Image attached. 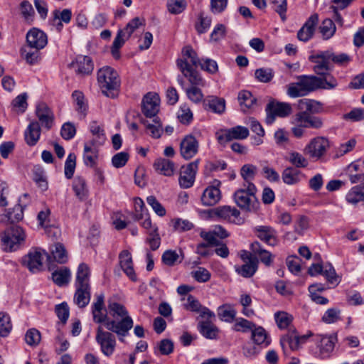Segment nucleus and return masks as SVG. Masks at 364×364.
Wrapping results in <instances>:
<instances>
[{"mask_svg":"<svg viewBox=\"0 0 364 364\" xmlns=\"http://www.w3.org/2000/svg\"><path fill=\"white\" fill-rule=\"evenodd\" d=\"M198 166V161L196 160L181 167L178 178L179 185L181 188H188L193 185Z\"/></svg>","mask_w":364,"mask_h":364,"instance_id":"14","label":"nucleus"},{"mask_svg":"<svg viewBox=\"0 0 364 364\" xmlns=\"http://www.w3.org/2000/svg\"><path fill=\"white\" fill-rule=\"evenodd\" d=\"M76 166V156L73 153L69 154L65 163V176L70 179L74 174Z\"/></svg>","mask_w":364,"mask_h":364,"instance_id":"64","label":"nucleus"},{"mask_svg":"<svg viewBox=\"0 0 364 364\" xmlns=\"http://www.w3.org/2000/svg\"><path fill=\"white\" fill-rule=\"evenodd\" d=\"M183 255L181 251L178 253L176 250H166L161 257L162 262L168 267L174 266L182 262Z\"/></svg>","mask_w":364,"mask_h":364,"instance_id":"39","label":"nucleus"},{"mask_svg":"<svg viewBox=\"0 0 364 364\" xmlns=\"http://www.w3.org/2000/svg\"><path fill=\"white\" fill-rule=\"evenodd\" d=\"M33 180L43 191L48 189V182L44 171L40 167L36 166L33 171Z\"/></svg>","mask_w":364,"mask_h":364,"instance_id":"61","label":"nucleus"},{"mask_svg":"<svg viewBox=\"0 0 364 364\" xmlns=\"http://www.w3.org/2000/svg\"><path fill=\"white\" fill-rule=\"evenodd\" d=\"M236 310L233 306L230 304L221 305L218 309V315L219 318L225 322L231 323L236 318Z\"/></svg>","mask_w":364,"mask_h":364,"instance_id":"42","label":"nucleus"},{"mask_svg":"<svg viewBox=\"0 0 364 364\" xmlns=\"http://www.w3.org/2000/svg\"><path fill=\"white\" fill-rule=\"evenodd\" d=\"M41 136V127L39 122H31L24 133L25 141L28 146H34L37 144Z\"/></svg>","mask_w":364,"mask_h":364,"instance_id":"31","label":"nucleus"},{"mask_svg":"<svg viewBox=\"0 0 364 364\" xmlns=\"http://www.w3.org/2000/svg\"><path fill=\"white\" fill-rule=\"evenodd\" d=\"M328 56V52L320 51L309 57L310 61L314 63V71L318 75L327 77L328 72L331 70V61Z\"/></svg>","mask_w":364,"mask_h":364,"instance_id":"15","label":"nucleus"},{"mask_svg":"<svg viewBox=\"0 0 364 364\" xmlns=\"http://www.w3.org/2000/svg\"><path fill=\"white\" fill-rule=\"evenodd\" d=\"M160 98L156 92L146 93L141 102V112L144 115L149 119L158 117L156 116L159 111Z\"/></svg>","mask_w":364,"mask_h":364,"instance_id":"13","label":"nucleus"},{"mask_svg":"<svg viewBox=\"0 0 364 364\" xmlns=\"http://www.w3.org/2000/svg\"><path fill=\"white\" fill-rule=\"evenodd\" d=\"M105 295L101 293L96 296V301L93 303L92 306V314L95 322L101 323L106 322L107 318L106 311L105 309Z\"/></svg>","mask_w":364,"mask_h":364,"instance_id":"24","label":"nucleus"},{"mask_svg":"<svg viewBox=\"0 0 364 364\" xmlns=\"http://www.w3.org/2000/svg\"><path fill=\"white\" fill-rule=\"evenodd\" d=\"M119 264L125 274L132 282H136L137 277L134 269L131 253L128 250H123L119 255Z\"/></svg>","mask_w":364,"mask_h":364,"instance_id":"23","label":"nucleus"},{"mask_svg":"<svg viewBox=\"0 0 364 364\" xmlns=\"http://www.w3.org/2000/svg\"><path fill=\"white\" fill-rule=\"evenodd\" d=\"M12 324L10 316L3 312H0V336L6 337L11 332Z\"/></svg>","mask_w":364,"mask_h":364,"instance_id":"60","label":"nucleus"},{"mask_svg":"<svg viewBox=\"0 0 364 364\" xmlns=\"http://www.w3.org/2000/svg\"><path fill=\"white\" fill-rule=\"evenodd\" d=\"M97 80L102 92L108 97L118 95L120 80L117 72L110 66H104L97 72Z\"/></svg>","mask_w":364,"mask_h":364,"instance_id":"3","label":"nucleus"},{"mask_svg":"<svg viewBox=\"0 0 364 364\" xmlns=\"http://www.w3.org/2000/svg\"><path fill=\"white\" fill-rule=\"evenodd\" d=\"M127 39L124 37V31L119 30L112 46V54L114 58L118 59L119 58V50Z\"/></svg>","mask_w":364,"mask_h":364,"instance_id":"59","label":"nucleus"},{"mask_svg":"<svg viewBox=\"0 0 364 364\" xmlns=\"http://www.w3.org/2000/svg\"><path fill=\"white\" fill-rule=\"evenodd\" d=\"M311 335V333H309L299 336L294 328L290 327L287 333L281 338L280 343L284 350L287 346H289L291 350H297Z\"/></svg>","mask_w":364,"mask_h":364,"instance_id":"9","label":"nucleus"},{"mask_svg":"<svg viewBox=\"0 0 364 364\" xmlns=\"http://www.w3.org/2000/svg\"><path fill=\"white\" fill-rule=\"evenodd\" d=\"M90 129L94 137L89 142L92 144L102 145L105 142L106 136L102 127L97 122H93L90 124Z\"/></svg>","mask_w":364,"mask_h":364,"instance_id":"49","label":"nucleus"},{"mask_svg":"<svg viewBox=\"0 0 364 364\" xmlns=\"http://www.w3.org/2000/svg\"><path fill=\"white\" fill-rule=\"evenodd\" d=\"M142 123L145 125L147 133L155 139L161 137L163 129L162 124L159 117H155L146 120H142Z\"/></svg>","mask_w":364,"mask_h":364,"instance_id":"35","label":"nucleus"},{"mask_svg":"<svg viewBox=\"0 0 364 364\" xmlns=\"http://www.w3.org/2000/svg\"><path fill=\"white\" fill-rule=\"evenodd\" d=\"M109 331H105L99 326L96 334V341L100 346L102 353L107 357L114 353L116 347L115 337Z\"/></svg>","mask_w":364,"mask_h":364,"instance_id":"10","label":"nucleus"},{"mask_svg":"<svg viewBox=\"0 0 364 364\" xmlns=\"http://www.w3.org/2000/svg\"><path fill=\"white\" fill-rule=\"evenodd\" d=\"M73 189L75 196L81 200H85L88 196V188L86 181L80 176L75 178L73 183Z\"/></svg>","mask_w":364,"mask_h":364,"instance_id":"40","label":"nucleus"},{"mask_svg":"<svg viewBox=\"0 0 364 364\" xmlns=\"http://www.w3.org/2000/svg\"><path fill=\"white\" fill-rule=\"evenodd\" d=\"M182 57L176 60V65L178 67L180 60L185 61L187 64H190L193 68L200 65L201 59L198 57L196 52L191 46H185L181 51Z\"/></svg>","mask_w":364,"mask_h":364,"instance_id":"34","label":"nucleus"},{"mask_svg":"<svg viewBox=\"0 0 364 364\" xmlns=\"http://www.w3.org/2000/svg\"><path fill=\"white\" fill-rule=\"evenodd\" d=\"M249 129L242 126H236L230 129L221 130L217 132V139L220 144H225L234 139L242 140L249 136Z\"/></svg>","mask_w":364,"mask_h":364,"instance_id":"12","label":"nucleus"},{"mask_svg":"<svg viewBox=\"0 0 364 364\" xmlns=\"http://www.w3.org/2000/svg\"><path fill=\"white\" fill-rule=\"evenodd\" d=\"M346 200L351 204H357L364 200V183L353 187L346 195Z\"/></svg>","mask_w":364,"mask_h":364,"instance_id":"44","label":"nucleus"},{"mask_svg":"<svg viewBox=\"0 0 364 364\" xmlns=\"http://www.w3.org/2000/svg\"><path fill=\"white\" fill-rule=\"evenodd\" d=\"M341 319V311L336 308L328 309L321 318V321L327 324L336 323Z\"/></svg>","mask_w":364,"mask_h":364,"instance_id":"57","label":"nucleus"},{"mask_svg":"<svg viewBox=\"0 0 364 364\" xmlns=\"http://www.w3.org/2000/svg\"><path fill=\"white\" fill-rule=\"evenodd\" d=\"M338 85L336 79L332 75L318 77L314 75H300L297 82L290 83L287 87V95L293 98L303 97L318 89L331 90Z\"/></svg>","mask_w":364,"mask_h":364,"instance_id":"1","label":"nucleus"},{"mask_svg":"<svg viewBox=\"0 0 364 364\" xmlns=\"http://www.w3.org/2000/svg\"><path fill=\"white\" fill-rule=\"evenodd\" d=\"M203 107L207 111L222 114L225 111V100L216 96H208L203 100Z\"/></svg>","mask_w":364,"mask_h":364,"instance_id":"28","label":"nucleus"},{"mask_svg":"<svg viewBox=\"0 0 364 364\" xmlns=\"http://www.w3.org/2000/svg\"><path fill=\"white\" fill-rule=\"evenodd\" d=\"M257 172V168L252 164H245L242 166L240 170V174L245 181L244 184L253 183L254 180Z\"/></svg>","mask_w":364,"mask_h":364,"instance_id":"51","label":"nucleus"},{"mask_svg":"<svg viewBox=\"0 0 364 364\" xmlns=\"http://www.w3.org/2000/svg\"><path fill=\"white\" fill-rule=\"evenodd\" d=\"M156 170L166 176H171L174 172V164L166 159H158L154 164Z\"/></svg>","mask_w":364,"mask_h":364,"instance_id":"41","label":"nucleus"},{"mask_svg":"<svg viewBox=\"0 0 364 364\" xmlns=\"http://www.w3.org/2000/svg\"><path fill=\"white\" fill-rule=\"evenodd\" d=\"M52 255L54 259L60 264H63L68 260V256L65 247L60 243L55 245L54 249L52 250Z\"/></svg>","mask_w":364,"mask_h":364,"instance_id":"63","label":"nucleus"},{"mask_svg":"<svg viewBox=\"0 0 364 364\" xmlns=\"http://www.w3.org/2000/svg\"><path fill=\"white\" fill-rule=\"evenodd\" d=\"M237 99L243 112L252 108L257 101L252 93L247 90L240 92Z\"/></svg>","mask_w":364,"mask_h":364,"instance_id":"48","label":"nucleus"},{"mask_svg":"<svg viewBox=\"0 0 364 364\" xmlns=\"http://www.w3.org/2000/svg\"><path fill=\"white\" fill-rule=\"evenodd\" d=\"M48 43L47 35L41 30L33 28L26 34V44L43 49Z\"/></svg>","mask_w":364,"mask_h":364,"instance_id":"22","label":"nucleus"},{"mask_svg":"<svg viewBox=\"0 0 364 364\" xmlns=\"http://www.w3.org/2000/svg\"><path fill=\"white\" fill-rule=\"evenodd\" d=\"M41 49L26 44L21 49V55L23 59L29 65L38 63L41 60Z\"/></svg>","mask_w":364,"mask_h":364,"instance_id":"32","label":"nucleus"},{"mask_svg":"<svg viewBox=\"0 0 364 364\" xmlns=\"http://www.w3.org/2000/svg\"><path fill=\"white\" fill-rule=\"evenodd\" d=\"M265 111L267 112L265 121L267 124H271L277 117H286L289 116L291 113L292 108L289 103L271 101L267 104Z\"/></svg>","mask_w":364,"mask_h":364,"instance_id":"8","label":"nucleus"},{"mask_svg":"<svg viewBox=\"0 0 364 364\" xmlns=\"http://www.w3.org/2000/svg\"><path fill=\"white\" fill-rule=\"evenodd\" d=\"M301 171L293 167H287L282 172V180L284 183L294 185L300 181Z\"/></svg>","mask_w":364,"mask_h":364,"instance_id":"47","label":"nucleus"},{"mask_svg":"<svg viewBox=\"0 0 364 364\" xmlns=\"http://www.w3.org/2000/svg\"><path fill=\"white\" fill-rule=\"evenodd\" d=\"M251 250L252 253L259 257L262 262L269 266L272 263L271 253L262 247V245L258 242H254L251 245Z\"/></svg>","mask_w":364,"mask_h":364,"instance_id":"46","label":"nucleus"},{"mask_svg":"<svg viewBox=\"0 0 364 364\" xmlns=\"http://www.w3.org/2000/svg\"><path fill=\"white\" fill-rule=\"evenodd\" d=\"M44 255L46 252H42L40 249L31 250L22 258V264L32 273L39 272L43 269Z\"/></svg>","mask_w":364,"mask_h":364,"instance_id":"11","label":"nucleus"},{"mask_svg":"<svg viewBox=\"0 0 364 364\" xmlns=\"http://www.w3.org/2000/svg\"><path fill=\"white\" fill-rule=\"evenodd\" d=\"M329 141L324 136H316L310 140L304 149L306 155H308L314 161L323 159L329 149Z\"/></svg>","mask_w":364,"mask_h":364,"instance_id":"7","label":"nucleus"},{"mask_svg":"<svg viewBox=\"0 0 364 364\" xmlns=\"http://www.w3.org/2000/svg\"><path fill=\"white\" fill-rule=\"evenodd\" d=\"M291 124V132L293 136L301 139L305 135L306 129H321L323 127V120L320 117L299 111L293 117Z\"/></svg>","mask_w":364,"mask_h":364,"instance_id":"4","label":"nucleus"},{"mask_svg":"<svg viewBox=\"0 0 364 364\" xmlns=\"http://www.w3.org/2000/svg\"><path fill=\"white\" fill-rule=\"evenodd\" d=\"M198 141L192 135L185 136L180 144L181 155L186 160L192 159L198 151Z\"/></svg>","mask_w":364,"mask_h":364,"instance_id":"19","label":"nucleus"},{"mask_svg":"<svg viewBox=\"0 0 364 364\" xmlns=\"http://www.w3.org/2000/svg\"><path fill=\"white\" fill-rule=\"evenodd\" d=\"M20 11L21 14L26 22L31 23L33 21L35 12L31 4L28 1L24 0L20 4Z\"/></svg>","mask_w":364,"mask_h":364,"instance_id":"56","label":"nucleus"},{"mask_svg":"<svg viewBox=\"0 0 364 364\" xmlns=\"http://www.w3.org/2000/svg\"><path fill=\"white\" fill-rule=\"evenodd\" d=\"M322 274L326 277L328 282L333 286H337L340 283V277L331 264H327L323 267Z\"/></svg>","mask_w":364,"mask_h":364,"instance_id":"55","label":"nucleus"},{"mask_svg":"<svg viewBox=\"0 0 364 364\" xmlns=\"http://www.w3.org/2000/svg\"><path fill=\"white\" fill-rule=\"evenodd\" d=\"M215 215L230 223L240 224L242 223L240 212L235 207L229 205L220 206L213 210Z\"/></svg>","mask_w":364,"mask_h":364,"instance_id":"18","label":"nucleus"},{"mask_svg":"<svg viewBox=\"0 0 364 364\" xmlns=\"http://www.w3.org/2000/svg\"><path fill=\"white\" fill-rule=\"evenodd\" d=\"M337 336L336 335L331 336H318L316 338L317 347L319 349L318 357L321 358H328L333 351Z\"/></svg>","mask_w":364,"mask_h":364,"instance_id":"20","label":"nucleus"},{"mask_svg":"<svg viewBox=\"0 0 364 364\" xmlns=\"http://www.w3.org/2000/svg\"><path fill=\"white\" fill-rule=\"evenodd\" d=\"M255 324L244 318H236L232 329L237 332L247 333L252 331Z\"/></svg>","mask_w":364,"mask_h":364,"instance_id":"52","label":"nucleus"},{"mask_svg":"<svg viewBox=\"0 0 364 364\" xmlns=\"http://www.w3.org/2000/svg\"><path fill=\"white\" fill-rule=\"evenodd\" d=\"M336 26L330 18L324 19L318 27V32L323 41L331 39L336 33Z\"/></svg>","mask_w":364,"mask_h":364,"instance_id":"37","label":"nucleus"},{"mask_svg":"<svg viewBox=\"0 0 364 364\" xmlns=\"http://www.w3.org/2000/svg\"><path fill=\"white\" fill-rule=\"evenodd\" d=\"M178 68L183 75L188 78L191 86H205V81L200 75L190 65L185 61L178 62Z\"/></svg>","mask_w":364,"mask_h":364,"instance_id":"21","label":"nucleus"},{"mask_svg":"<svg viewBox=\"0 0 364 364\" xmlns=\"http://www.w3.org/2000/svg\"><path fill=\"white\" fill-rule=\"evenodd\" d=\"M297 108L302 112H308L312 115L321 113L323 110L321 102L307 98L299 100L297 102Z\"/></svg>","mask_w":364,"mask_h":364,"instance_id":"29","label":"nucleus"},{"mask_svg":"<svg viewBox=\"0 0 364 364\" xmlns=\"http://www.w3.org/2000/svg\"><path fill=\"white\" fill-rule=\"evenodd\" d=\"M108 309L113 318L106 321L105 327L108 331L115 333L119 341L124 342V338L128 336L129 330L133 327V319L121 304L109 300Z\"/></svg>","mask_w":364,"mask_h":364,"instance_id":"2","label":"nucleus"},{"mask_svg":"<svg viewBox=\"0 0 364 364\" xmlns=\"http://www.w3.org/2000/svg\"><path fill=\"white\" fill-rule=\"evenodd\" d=\"M71 65L75 68L76 73L81 76L91 74L94 69L92 59L85 55L77 56Z\"/></svg>","mask_w":364,"mask_h":364,"instance_id":"26","label":"nucleus"},{"mask_svg":"<svg viewBox=\"0 0 364 364\" xmlns=\"http://www.w3.org/2000/svg\"><path fill=\"white\" fill-rule=\"evenodd\" d=\"M144 20L139 17H135L132 19L121 31H124V37L129 38L131 35L140 26L143 25Z\"/></svg>","mask_w":364,"mask_h":364,"instance_id":"62","label":"nucleus"},{"mask_svg":"<svg viewBox=\"0 0 364 364\" xmlns=\"http://www.w3.org/2000/svg\"><path fill=\"white\" fill-rule=\"evenodd\" d=\"M251 332L252 339L255 343L257 345L264 344L265 346H267L270 343L267 333L263 327L256 326L255 325Z\"/></svg>","mask_w":364,"mask_h":364,"instance_id":"50","label":"nucleus"},{"mask_svg":"<svg viewBox=\"0 0 364 364\" xmlns=\"http://www.w3.org/2000/svg\"><path fill=\"white\" fill-rule=\"evenodd\" d=\"M90 271L88 266L85 263L80 264L77 270L75 287L90 288Z\"/></svg>","mask_w":364,"mask_h":364,"instance_id":"33","label":"nucleus"},{"mask_svg":"<svg viewBox=\"0 0 364 364\" xmlns=\"http://www.w3.org/2000/svg\"><path fill=\"white\" fill-rule=\"evenodd\" d=\"M72 96L76 105V110L83 117H85L86 114L87 105L85 102L84 95L80 91H75L73 92Z\"/></svg>","mask_w":364,"mask_h":364,"instance_id":"58","label":"nucleus"},{"mask_svg":"<svg viewBox=\"0 0 364 364\" xmlns=\"http://www.w3.org/2000/svg\"><path fill=\"white\" fill-rule=\"evenodd\" d=\"M256 192L257 188L254 183L243 184V187L237 190L233 195L236 205L244 212H257L260 203L256 197Z\"/></svg>","mask_w":364,"mask_h":364,"instance_id":"5","label":"nucleus"},{"mask_svg":"<svg viewBox=\"0 0 364 364\" xmlns=\"http://www.w3.org/2000/svg\"><path fill=\"white\" fill-rule=\"evenodd\" d=\"M257 259H250L249 262H246L241 266H235L236 272L245 278H250L254 275L257 269Z\"/></svg>","mask_w":364,"mask_h":364,"instance_id":"36","label":"nucleus"},{"mask_svg":"<svg viewBox=\"0 0 364 364\" xmlns=\"http://www.w3.org/2000/svg\"><path fill=\"white\" fill-rule=\"evenodd\" d=\"M100 145L87 142L84 145L83 161L87 166L93 167L98 159V147Z\"/></svg>","mask_w":364,"mask_h":364,"instance_id":"30","label":"nucleus"},{"mask_svg":"<svg viewBox=\"0 0 364 364\" xmlns=\"http://www.w3.org/2000/svg\"><path fill=\"white\" fill-rule=\"evenodd\" d=\"M221 183L215 179L211 185L207 187L201 196V202L203 205L212 206L217 204L221 199V192L219 188Z\"/></svg>","mask_w":364,"mask_h":364,"instance_id":"16","label":"nucleus"},{"mask_svg":"<svg viewBox=\"0 0 364 364\" xmlns=\"http://www.w3.org/2000/svg\"><path fill=\"white\" fill-rule=\"evenodd\" d=\"M70 279V271L67 267H60L52 273V279L53 282L62 287L67 284Z\"/></svg>","mask_w":364,"mask_h":364,"instance_id":"43","label":"nucleus"},{"mask_svg":"<svg viewBox=\"0 0 364 364\" xmlns=\"http://www.w3.org/2000/svg\"><path fill=\"white\" fill-rule=\"evenodd\" d=\"M26 234L22 228L16 225L6 230L1 237V242L6 251L11 252L17 250L24 242Z\"/></svg>","mask_w":364,"mask_h":364,"instance_id":"6","label":"nucleus"},{"mask_svg":"<svg viewBox=\"0 0 364 364\" xmlns=\"http://www.w3.org/2000/svg\"><path fill=\"white\" fill-rule=\"evenodd\" d=\"M36 114L42 127L47 129L52 127L54 119L53 113L46 104H38L36 107Z\"/></svg>","mask_w":364,"mask_h":364,"instance_id":"25","label":"nucleus"},{"mask_svg":"<svg viewBox=\"0 0 364 364\" xmlns=\"http://www.w3.org/2000/svg\"><path fill=\"white\" fill-rule=\"evenodd\" d=\"M327 52H328L327 57H328L330 61L334 64L339 65V66H346L351 60V58L350 57V55L346 53H335L330 50H327Z\"/></svg>","mask_w":364,"mask_h":364,"instance_id":"53","label":"nucleus"},{"mask_svg":"<svg viewBox=\"0 0 364 364\" xmlns=\"http://www.w3.org/2000/svg\"><path fill=\"white\" fill-rule=\"evenodd\" d=\"M318 23V15L317 14L311 15L302 27L298 31V39L303 42H307L312 38Z\"/></svg>","mask_w":364,"mask_h":364,"instance_id":"17","label":"nucleus"},{"mask_svg":"<svg viewBox=\"0 0 364 364\" xmlns=\"http://www.w3.org/2000/svg\"><path fill=\"white\" fill-rule=\"evenodd\" d=\"M257 236L269 245L277 244V231L270 226L260 225L255 228Z\"/></svg>","mask_w":364,"mask_h":364,"instance_id":"27","label":"nucleus"},{"mask_svg":"<svg viewBox=\"0 0 364 364\" xmlns=\"http://www.w3.org/2000/svg\"><path fill=\"white\" fill-rule=\"evenodd\" d=\"M200 333L206 338L215 339L218 333V328L209 321H200L198 323Z\"/></svg>","mask_w":364,"mask_h":364,"instance_id":"45","label":"nucleus"},{"mask_svg":"<svg viewBox=\"0 0 364 364\" xmlns=\"http://www.w3.org/2000/svg\"><path fill=\"white\" fill-rule=\"evenodd\" d=\"M90 297V288L76 287L74 295V302L80 308L85 307L89 304Z\"/></svg>","mask_w":364,"mask_h":364,"instance_id":"38","label":"nucleus"},{"mask_svg":"<svg viewBox=\"0 0 364 364\" xmlns=\"http://www.w3.org/2000/svg\"><path fill=\"white\" fill-rule=\"evenodd\" d=\"M274 318L278 327L280 329L289 328L293 320L291 315L284 311L277 312Z\"/></svg>","mask_w":364,"mask_h":364,"instance_id":"54","label":"nucleus"}]
</instances>
